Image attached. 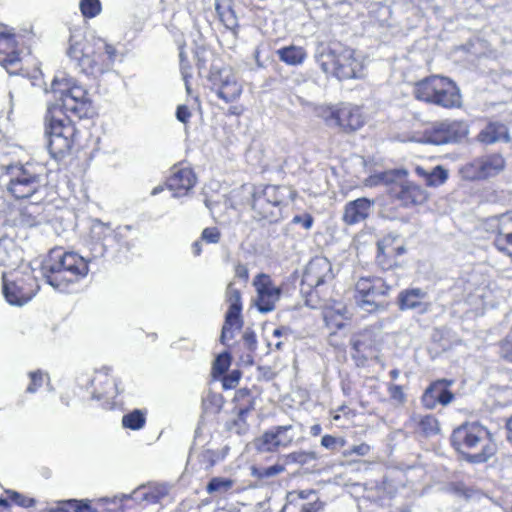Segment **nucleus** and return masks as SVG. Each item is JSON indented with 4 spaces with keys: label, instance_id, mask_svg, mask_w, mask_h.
Masks as SVG:
<instances>
[{
    "label": "nucleus",
    "instance_id": "f257e3e1",
    "mask_svg": "<svg viewBox=\"0 0 512 512\" xmlns=\"http://www.w3.org/2000/svg\"><path fill=\"white\" fill-rule=\"evenodd\" d=\"M89 260L62 248L52 249L42 262L41 272L46 282L55 290L69 292L89 271Z\"/></svg>",
    "mask_w": 512,
    "mask_h": 512
},
{
    "label": "nucleus",
    "instance_id": "f03ea898",
    "mask_svg": "<svg viewBox=\"0 0 512 512\" xmlns=\"http://www.w3.org/2000/svg\"><path fill=\"white\" fill-rule=\"evenodd\" d=\"M51 92L54 94L55 103L50 105H57L56 110L67 119H83L93 115V105L87 90L65 73L55 75Z\"/></svg>",
    "mask_w": 512,
    "mask_h": 512
},
{
    "label": "nucleus",
    "instance_id": "7ed1b4c3",
    "mask_svg": "<svg viewBox=\"0 0 512 512\" xmlns=\"http://www.w3.org/2000/svg\"><path fill=\"white\" fill-rule=\"evenodd\" d=\"M451 444L470 463H484L495 452L491 434L479 422H466L453 430Z\"/></svg>",
    "mask_w": 512,
    "mask_h": 512
},
{
    "label": "nucleus",
    "instance_id": "20e7f679",
    "mask_svg": "<svg viewBox=\"0 0 512 512\" xmlns=\"http://www.w3.org/2000/svg\"><path fill=\"white\" fill-rule=\"evenodd\" d=\"M249 194L253 217L270 223L282 218V208L293 198V191L289 187L279 185L252 187Z\"/></svg>",
    "mask_w": 512,
    "mask_h": 512
},
{
    "label": "nucleus",
    "instance_id": "39448f33",
    "mask_svg": "<svg viewBox=\"0 0 512 512\" xmlns=\"http://www.w3.org/2000/svg\"><path fill=\"white\" fill-rule=\"evenodd\" d=\"M318 63L325 73H331L339 80L363 76V63L355 56L354 50L333 44L318 57Z\"/></svg>",
    "mask_w": 512,
    "mask_h": 512
},
{
    "label": "nucleus",
    "instance_id": "423d86ee",
    "mask_svg": "<svg viewBox=\"0 0 512 512\" xmlns=\"http://www.w3.org/2000/svg\"><path fill=\"white\" fill-rule=\"evenodd\" d=\"M3 181L6 190L16 199L33 196L44 186V179L31 163H12L4 167Z\"/></svg>",
    "mask_w": 512,
    "mask_h": 512
},
{
    "label": "nucleus",
    "instance_id": "0eeeda50",
    "mask_svg": "<svg viewBox=\"0 0 512 512\" xmlns=\"http://www.w3.org/2000/svg\"><path fill=\"white\" fill-rule=\"evenodd\" d=\"M57 105H48L45 116L46 147L54 159H62L71 150L74 144L76 128L71 120L67 123L57 117Z\"/></svg>",
    "mask_w": 512,
    "mask_h": 512
},
{
    "label": "nucleus",
    "instance_id": "6e6552de",
    "mask_svg": "<svg viewBox=\"0 0 512 512\" xmlns=\"http://www.w3.org/2000/svg\"><path fill=\"white\" fill-rule=\"evenodd\" d=\"M391 286L377 276L360 277L355 284L354 301L363 313L376 314L385 311L387 303L384 298L389 294Z\"/></svg>",
    "mask_w": 512,
    "mask_h": 512
},
{
    "label": "nucleus",
    "instance_id": "1a4fd4ad",
    "mask_svg": "<svg viewBox=\"0 0 512 512\" xmlns=\"http://www.w3.org/2000/svg\"><path fill=\"white\" fill-rule=\"evenodd\" d=\"M131 230L132 227L129 225L118 227L116 230H113L109 224H105L100 220H95L90 231L92 239L91 252L93 257L97 258L104 256L107 249L115 244L123 246L128 250L131 249L133 244L126 239Z\"/></svg>",
    "mask_w": 512,
    "mask_h": 512
},
{
    "label": "nucleus",
    "instance_id": "9d476101",
    "mask_svg": "<svg viewBox=\"0 0 512 512\" xmlns=\"http://www.w3.org/2000/svg\"><path fill=\"white\" fill-rule=\"evenodd\" d=\"M67 55L76 62V66L86 75L96 76L108 70V65L100 62L101 54L95 53L88 47L83 39L71 35Z\"/></svg>",
    "mask_w": 512,
    "mask_h": 512
},
{
    "label": "nucleus",
    "instance_id": "9b49d317",
    "mask_svg": "<svg viewBox=\"0 0 512 512\" xmlns=\"http://www.w3.org/2000/svg\"><path fill=\"white\" fill-rule=\"evenodd\" d=\"M296 434L293 425L273 426L255 439L254 446L260 452H276L291 446Z\"/></svg>",
    "mask_w": 512,
    "mask_h": 512
},
{
    "label": "nucleus",
    "instance_id": "f8f14e48",
    "mask_svg": "<svg viewBox=\"0 0 512 512\" xmlns=\"http://www.w3.org/2000/svg\"><path fill=\"white\" fill-rule=\"evenodd\" d=\"M226 302L229 304L228 310L225 314V321L222 327L220 342L227 345V339L234 337L233 327L241 329L243 321L241 318L242 312V299L241 292L234 287L233 283H229L225 292Z\"/></svg>",
    "mask_w": 512,
    "mask_h": 512
},
{
    "label": "nucleus",
    "instance_id": "ddd939ff",
    "mask_svg": "<svg viewBox=\"0 0 512 512\" xmlns=\"http://www.w3.org/2000/svg\"><path fill=\"white\" fill-rule=\"evenodd\" d=\"M333 279L332 265L325 257H315L306 266L302 281L301 292L312 293L320 285Z\"/></svg>",
    "mask_w": 512,
    "mask_h": 512
},
{
    "label": "nucleus",
    "instance_id": "4468645a",
    "mask_svg": "<svg viewBox=\"0 0 512 512\" xmlns=\"http://www.w3.org/2000/svg\"><path fill=\"white\" fill-rule=\"evenodd\" d=\"M109 372L110 369L107 367L97 371L91 380V386L92 398L102 401L104 409L112 410L117 405L114 399L119 393V388L117 381L109 375Z\"/></svg>",
    "mask_w": 512,
    "mask_h": 512
},
{
    "label": "nucleus",
    "instance_id": "2eb2a0df",
    "mask_svg": "<svg viewBox=\"0 0 512 512\" xmlns=\"http://www.w3.org/2000/svg\"><path fill=\"white\" fill-rule=\"evenodd\" d=\"M253 285L257 292L255 305L259 312L268 313L275 309V304L281 297L282 290L274 285L269 275L260 273L254 280Z\"/></svg>",
    "mask_w": 512,
    "mask_h": 512
},
{
    "label": "nucleus",
    "instance_id": "dca6fc26",
    "mask_svg": "<svg viewBox=\"0 0 512 512\" xmlns=\"http://www.w3.org/2000/svg\"><path fill=\"white\" fill-rule=\"evenodd\" d=\"M504 167L503 157L499 154H491L474 159L466 164L463 172L467 178L479 180L497 175Z\"/></svg>",
    "mask_w": 512,
    "mask_h": 512
},
{
    "label": "nucleus",
    "instance_id": "f3484780",
    "mask_svg": "<svg viewBox=\"0 0 512 512\" xmlns=\"http://www.w3.org/2000/svg\"><path fill=\"white\" fill-rule=\"evenodd\" d=\"M468 127L460 121H443L437 123L431 130L428 140L435 145L459 142L466 137Z\"/></svg>",
    "mask_w": 512,
    "mask_h": 512
},
{
    "label": "nucleus",
    "instance_id": "a211bd4d",
    "mask_svg": "<svg viewBox=\"0 0 512 512\" xmlns=\"http://www.w3.org/2000/svg\"><path fill=\"white\" fill-rule=\"evenodd\" d=\"M389 194L405 207L423 204L428 198L427 191L411 181L393 183Z\"/></svg>",
    "mask_w": 512,
    "mask_h": 512
},
{
    "label": "nucleus",
    "instance_id": "6ab92c4d",
    "mask_svg": "<svg viewBox=\"0 0 512 512\" xmlns=\"http://www.w3.org/2000/svg\"><path fill=\"white\" fill-rule=\"evenodd\" d=\"M452 380L440 379L433 382L423 393L422 403L428 409H434L437 404L448 405L454 399L453 393L448 389Z\"/></svg>",
    "mask_w": 512,
    "mask_h": 512
},
{
    "label": "nucleus",
    "instance_id": "aec40b11",
    "mask_svg": "<svg viewBox=\"0 0 512 512\" xmlns=\"http://www.w3.org/2000/svg\"><path fill=\"white\" fill-rule=\"evenodd\" d=\"M427 299L428 293L421 288L405 289L398 295V306L400 310H417L423 314L428 312L431 306Z\"/></svg>",
    "mask_w": 512,
    "mask_h": 512
},
{
    "label": "nucleus",
    "instance_id": "412c9836",
    "mask_svg": "<svg viewBox=\"0 0 512 512\" xmlns=\"http://www.w3.org/2000/svg\"><path fill=\"white\" fill-rule=\"evenodd\" d=\"M374 204V200L365 197L349 201L344 207L343 222L347 225H355L365 221L369 217Z\"/></svg>",
    "mask_w": 512,
    "mask_h": 512
},
{
    "label": "nucleus",
    "instance_id": "4be33fe9",
    "mask_svg": "<svg viewBox=\"0 0 512 512\" xmlns=\"http://www.w3.org/2000/svg\"><path fill=\"white\" fill-rule=\"evenodd\" d=\"M364 116L358 106L343 103L338 107L336 127L345 132H353L360 129L364 124Z\"/></svg>",
    "mask_w": 512,
    "mask_h": 512
},
{
    "label": "nucleus",
    "instance_id": "5701e85b",
    "mask_svg": "<svg viewBox=\"0 0 512 512\" xmlns=\"http://www.w3.org/2000/svg\"><path fill=\"white\" fill-rule=\"evenodd\" d=\"M15 46V34L6 25L0 24V64L6 69L17 65L20 61L19 54L14 49Z\"/></svg>",
    "mask_w": 512,
    "mask_h": 512
},
{
    "label": "nucleus",
    "instance_id": "b1692460",
    "mask_svg": "<svg viewBox=\"0 0 512 512\" xmlns=\"http://www.w3.org/2000/svg\"><path fill=\"white\" fill-rule=\"evenodd\" d=\"M196 176L190 168H180L173 171L167 179V187L173 191V197H182L194 187Z\"/></svg>",
    "mask_w": 512,
    "mask_h": 512
},
{
    "label": "nucleus",
    "instance_id": "393cba45",
    "mask_svg": "<svg viewBox=\"0 0 512 512\" xmlns=\"http://www.w3.org/2000/svg\"><path fill=\"white\" fill-rule=\"evenodd\" d=\"M3 294L11 305L22 306L29 302L35 295L32 288H27L22 279L13 282H3Z\"/></svg>",
    "mask_w": 512,
    "mask_h": 512
},
{
    "label": "nucleus",
    "instance_id": "a878e982",
    "mask_svg": "<svg viewBox=\"0 0 512 512\" xmlns=\"http://www.w3.org/2000/svg\"><path fill=\"white\" fill-rule=\"evenodd\" d=\"M169 493V486L166 484H149L135 489L130 495L123 494L125 499L131 498L137 502L157 503Z\"/></svg>",
    "mask_w": 512,
    "mask_h": 512
},
{
    "label": "nucleus",
    "instance_id": "bb28decb",
    "mask_svg": "<svg viewBox=\"0 0 512 512\" xmlns=\"http://www.w3.org/2000/svg\"><path fill=\"white\" fill-rule=\"evenodd\" d=\"M434 105L444 108H455L461 106V94L456 84L447 77H444L435 97Z\"/></svg>",
    "mask_w": 512,
    "mask_h": 512
},
{
    "label": "nucleus",
    "instance_id": "cd10ccee",
    "mask_svg": "<svg viewBox=\"0 0 512 512\" xmlns=\"http://www.w3.org/2000/svg\"><path fill=\"white\" fill-rule=\"evenodd\" d=\"M443 78V76L433 75L418 81L413 91L415 98L426 103L434 104Z\"/></svg>",
    "mask_w": 512,
    "mask_h": 512
},
{
    "label": "nucleus",
    "instance_id": "c85d7f7f",
    "mask_svg": "<svg viewBox=\"0 0 512 512\" xmlns=\"http://www.w3.org/2000/svg\"><path fill=\"white\" fill-rule=\"evenodd\" d=\"M22 259L21 251L10 237L0 238V266H12Z\"/></svg>",
    "mask_w": 512,
    "mask_h": 512
},
{
    "label": "nucleus",
    "instance_id": "c756f323",
    "mask_svg": "<svg viewBox=\"0 0 512 512\" xmlns=\"http://www.w3.org/2000/svg\"><path fill=\"white\" fill-rule=\"evenodd\" d=\"M478 140L484 144H493L499 141L508 142L509 134L507 127L499 122H490L478 134Z\"/></svg>",
    "mask_w": 512,
    "mask_h": 512
},
{
    "label": "nucleus",
    "instance_id": "7c9ffc66",
    "mask_svg": "<svg viewBox=\"0 0 512 512\" xmlns=\"http://www.w3.org/2000/svg\"><path fill=\"white\" fill-rule=\"evenodd\" d=\"M352 349L365 359L372 357L376 351L375 341L370 331H364L351 339Z\"/></svg>",
    "mask_w": 512,
    "mask_h": 512
},
{
    "label": "nucleus",
    "instance_id": "2f4dec72",
    "mask_svg": "<svg viewBox=\"0 0 512 512\" xmlns=\"http://www.w3.org/2000/svg\"><path fill=\"white\" fill-rule=\"evenodd\" d=\"M508 221H512V216L510 214H500L496 215L495 217L491 218L489 220V224L491 226H495V232L498 234L495 238L493 245L495 248L505 254H510L507 250L508 243L505 240L504 235H502L503 231V225L507 223Z\"/></svg>",
    "mask_w": 512,
    "mask_h": 512
},
{
    "label": "nucleus",
    "instance_id": "473e14b6",
    "mask_svg": "<svg viewBox=\"0 0 512 512\" xmlns=\"http://www.w3.org/2000/svg\"><path fill=\"white\" fill-rule=\"evenodd\" d=\"M279 59L288 65H300L306 58V52L302 47L290 45L276 51Z\"/></svg>",
    "mask_w": 512,
    "mask_h": 512
},
{
    "label": "nucleus",
    "instance_id": "72a5a7b5",
    "mask_svg": "<svg viewBox=\"0 0 512 512\" xmlns=\"http://www.w3.org/2000/svg\"><path fill=\"white\" fill-rule=\"evenodd\" d=\"M215 10L227 27L236 24V15L232 8V0H215Z\"/></svg>",
    "mask_w": 512,
    "mask_h": 512
},
{
    "label": "nucleus",
    "instance_id": "f704fd0d",
    "mask_svg": "<svg viewBox=\"0 0 512 512\" xmlns=\"http://www.w3.org/2000/svg\"><path fill=\"white\" fill-rule=\"evenodd\" d=\"M283 460V465L288 464H298V465H305L310 463L311 461H315L318 459V455L314 451H294L292 453L286 454L281 456Z\"/></svg>",
    "mask_w": 512,
    "mask_h": 512
},
{
    "label": "nucleus",
    "instance_id": "c9c22d12",
    "mask_svg": "<svg viewBox=\"0 0 512 512\" xmlns=\"http://www.w3.org/2000/svg\"><path fill=\"white\" fill-rule=\"evenodd\" d=\"M285 470L283 464L276 463L271 466H253L251 468V475L259 480H268L273 478Z\"/></svg>",
    "mask_w": 512,
    "mask_h": 512
},
{
    "label": "nucleus",
    "instance_id": "e433bc0d",
    "mask_svg": "<svg viewBox=\"0 0 512 512\" xmlns=\"http://www.w3.org/2000/svg\"><path fill=\"white\" fill-rule=\"evenodd\" d=\"M145 423V413L139 409H135L122 417V425L127 429L140 430L144 427Z\"/></svg>",
    "mask_w": 512,
    "mask_h": 512
},
{
    "label": "nucleus",
    "instance_id": "4c0bfd02",
    "mask_svg": "<svg viewBox=\"0 0 512 512\" xmlns=\"http://www.w3.org/2000/svg\"><path fill=\"white\" fill-rule=\"evenodd\" d=\"M418 431L425 437H431L439 433L438 420L432 415L420 417L418 420Z\"/></svg>",
    "mask_w": 512,
    "mask_h": 512
},
{
    "label": "nucleus",
    "instance_id": "58836bf2",
    "mask_svg": "<svg viewBox=\"0 0 512 512\" xmlns=\"http://www.w3.org/2000/svg\"><path fill=\"white\" fill-rule=\"evenodd\" d=\"M253 409L254 405L252 401H250L249 405L240 407L237 418L232 422L230 429L234 430L239 435L246 433L248 430L246 417Z\"/></svg>",
    "mask_w": 512,
    "mask_h": 512
},
{
    "label": "nucleus",
    "instance_id": "ea45409f",
    "mask_svg": "<svg viewBox=\"0 0 512 512\" xmlns=\"http://www.w3.org/2000/svg\"><path fill=\"white\" fill-rule=\"evenodd\" d=\"M241 92V85L237 81H232L229 85H219L217 88V96L226 103L235 101Z\"/></svg>",
    "mask_w": 512,
    "mask_h": 512
},
{
    "label": "nucleus",
    "instance_id": "a19ab883",
    "mask_svg": "<svg viewBox=\"0 0 512 512\" xmlns=\"http://www.w3.org/2000/svg\"><path fill=\"white\" fill-rule=\"evenodd\" d=\"M233 480L222 477H214L207 484V492L209 494H224L233 487Z\"/></svg>",
    "mask_w": 512,
    "mask_h": 512
},
{
    "label": "nucleus",
    "instance_id": "79ce46f5",
    "mask_svg": "<svg viewBox=\"0 0 512 512\" xmlns=\"http://www.w3.org/2000/svg\"><path fill=\"white\" fill-rule=\"evenodd\" d=\"M448 179V171L438 165L434 167L427 176L426 185L430 187H438L446 182Z\"/></svg>",
    "mask_w": 512,
    "mask_h": 512
},
{
    "label": "nucleus",
    "instance_id": "37998d69",
    "mask_svg": "<svg viewBox=\"0 0 512 512\" xmlns=\"http://www.w3.org/2000/svg\"><path fill=\"white\" fill-rule=\"evenodd\" d=\"M79 7L85 18H94L101 12L100 0H81Z\"/></svg>",
    "mask_w": 512,
    "mask_h": 512
},
{
    "label": "nucleus",
    "instance_id": "c03bdc74",
    "mask_svg": "<svg viewBox=\"0 0 512 512\" xmlns=\"http://www.w3.org/2000/svg\"><path fill=\"white\" fill-rule=\"evenodd\" d=\"M315 113L317 116L323 118L328 126L336 127L338 107L318 106L315 109Z\"/></svg>",
    "mask_w": 512,
    "mask_h": 512
},
{
    "label": "nucleus",
    "instance_id": "a18cd8bd",
    "mask_svg": "<svg viewBox=\"0 0 512 512\" xmlns=\"http://www.w3.org/2000/svg\"><path fill=\"white\" fill-rule=\"evenodd\" d=\"M30 383L26 388L27 393H35L37 390L42 387L45 377H48L47 374L43 373L41 370L29 372Z\"/></svg>",
    "mask_w": 512,
    "mask_h": 512
},
{
    "label": "nucleus",
    "instance_id": "49530a36",
    "mask_svg": "<svg viewBox=\"0 0 512 512\" xmlns=\"http://www.w3.org/2000/svg\"><path fill=\"white\" fill-rule=\"evenodd\" d=\"M231 363V357L228 352H223L217 356L213 363V371L218 375L224 374Z\"/></svg>",
    "mask_w": 512,
    "mask_h": 512
},
{
    "label": "nucleus",
    "instance_id": "de8ad7c7",
    "mask_svg": "<svg viewBox=\"0 0 512 512\" xmlns=\"http://www.w3.org/2000/svg\"><path fill=\"white\" fill-rule=\"evenodd\" d=\"M346 444L345 439L332 435H324L321 439V445L331 451L339 450Z\"/></svg>",
    "mask_w": 512,
    "mask_h": 512
},
{
    "label": "nucleus",
    "instance_id": "09e8293b",
    "mask_svg": "<svg viewBox=\"0 0 512 512\" xmlns=\"http://www.w3.org/2000/svg\"><path fill=\"white\" fill-rule=\"evenodd\" d=\"M212 79L214 86L217 87H219V85H229L232 81H237L230 69L220 70L217 75H213Z\"/></svg>",
    "mask_w": 512,
    "mask_h": 512
},
{
    "label": "nucleus",
    "instance_id": "8fccbe9b",
    "mask_svg": "<svg viewBox=\"0 0 512 512\" xmlns=\"http://www.w3.org/2000/svg\"><path fill=\"white\" fill-rule=\"evenodd\" d=\"M6 493H7L8 497L12 501L17 503L19 506L28 508V507H33L36 504V500L34 498L26 497L17 491L7 490Z\"/></svg>",
    "mask_w": 512,
    "mask_h": 512
},
{
    "label": "nucleus",
    "instance_id": "3c124183",
    "mask_svg": "<svg viewBox=\"0 0 512 512\" xmlns=\"http://www.w3.org/2000/svg\"><path fill=\"white\" fill-rule=\"evenodd\" d=\"M180 70L185 81L191 77V66L186 58L184 47H179Z\"/></svg>",
    "mask_w": 512,
    "mask_h": 512
},
{
    "label": "nucleus",
    "instance_id": "603ef678",
    "mask_svg": "<svg viewBox=\"0 0 512 512\" xmlns=\"http://www.w3.org/2000/svg\"><path fill=\"white\" fill-rule=\"evenodd\" d=\"M241 378V372L239 370H232L223 379L224 389H233L237 386Z\"/></svg>",
    "mask_w": 512,
    "mask_h": 512
},
{
    "label": "nucleus",
    "instance_id": "864d4df0",
    "mask_svg": "<svg viewBox=\"0 0 512 512\" xmlns=\"http://www.w3.org/2000/svg\"><path fill=\"white\" fill-rule=\"evenodd\" d=\"M89 503H90V500H88V499H82V500L69 499V500L61 501L62 505H67V506L71 507L75 512H86L85 507H87Z\"/></svg>",
    "mask_w": 512,
    "mask_h": 512
},
{
    "label": "nucleus",
    "instance_id": "5fc2aeb1",
    "mask_svg": "<svg viewBox=\"0 0 512 512\" xmlns=\"http://www.w3.org/2000/svg\"><path fill=\"white\" fill-rule=\"evenodd\" d=\"M201 239L207 243H218L220 240V232L216 227L205 228L202 231Z\"/></svg>",
    "mask_w": 512,
    "mask_h": 512
},
{
    "label": "nucleus",
    "instance_id": "6e6d98bb",
    "mask_svg": "<svg viewBox=\"0 0 512 512\" xmlns=\"http://www.w3.org/2000/svg\"><path fill=\"white\" fill-rule=\"evenodd\" d=\"M292 223L299 224L304 229L309 230L314 223V218L312 217V215H310L308 213H304L301 215H295L292 219Z\"/></svg>",
    "mask_w": 512,
    "mask_h": 512
},
{
    "label": "nucleus",
    "instance_id": "4d7b16f0",
    "mask_svg": "<svg viewBox=\"0 0 512 512\" xmlns=\"http://www.w3.org/2000/svg\"><path fill=\"white\" fill-rule=\"evenodd\" d=\"M390 181V175L388 173H380L373 176H370L366 180V186H376L382 183L387 184Z\"/></svg>",
    "mask_w": 512,
    "mask_h": 512
},
{
    "label": "nucleus",
    "instance_id": "13d9d810",
    "mask_svg": "<svg viewBox=\"0 0 512 512\" xmlns=\"http://www.w3.org/2000/svg\"><path fill=\"white\" fill-rule=\"evenodd\" d=\"M370 451V446L366 443H361L359 445L352 446L349 450L344 452L345 456H350L352 454H356L359 456H366Z\"/></svg>",
    "mask_w": 512,
    "mask_h": 512
},
{
    "label": "nucleus",
    "instance_id": "bf43d9fd",
    "mask_svg": "<svg viewBox=\"0 0 512 512\" xmlns=\"http://www.w3.org/2000/svg\"><path fill=\"white\" fill-rule=\"evenodd\" d=\"M243 341L249 351H254L257 347L256 334L252 330H247L243 334Z\"/></svg>",
    "mask_w": 512,
    "mask_h": 512
},
{
    "label": "nucleus",
    "instance_id": "052dcab7",
    "mask_svg": "<svg viewBox=\"0 0 512 512\" xmlns=\"http://www.w3.org/2000/svg\"><path fill=\"white\" fill-rule=\"evenodd\" d=\"M191 117V112L186 105H179L176 109V118L181 123H188Z\"/></svg>",
    "mask_w": 512,
    "mask_h": 512
},
{
    "label": "nucleus",
    "instance_id": "680f3d73",
    "mask_svg": "<svg viewBox=\"0 0 512 512\" xmlns=\"http://www.w3.org/2000/svg\"><path fill=\"white\" fill-rule=\"evenodd\" d=\"M388 391L392 399L398 402H403L405 400V395L400 385L392 384L389 386Z\"/></svg>",
    "mask_w": 512,
    "mask_h": 512
},
{
    "label": "nucleus",
    "instance_id": "e2e57ef3",
    "mask_svg": "<svg viewBox=\"0 0 512 512\" xmlns=\"http://www.w3.org/2000/svg\"><path fill=\"white\" fill-rule=\"evenodd\" d=\"M235 276L246 282L249 279V271L246 265L237 264L235 267Z\"/></svg>",
    "mask_w": 512,
    "mask_h": 512
},
{
    "label": "nucleus",
    "instance_id": "0e129e2a",
    "mask_svg": "<svg viewBox=\"0 0 512 512\" xmlns=\"http://www.w3.org/2000/svg\"><path fill=\"white\" fill-rule=\"evenodd\" d=\"M103 47H104L105 54L108 56V59H109V63L107 64L109 67L113 63L114 58L116 56V49L114 46L107 44V43H103Z\"/></svg>",
    "mask_w": 512,
    "mask_h": 512
},
{
    "label": "nucleus",
    "instance_id": "69168bd1",
    "mask_svg": "<svg viewBox=\"0 0 512 512\" xmlns=\"http://www.w3.org/2000/svg\"><path fill=\"white\" fill-rule=\"evenodd\" d=\"M289 333H290L289 328H287V327H279V328H276L273 331V336H275V337H282V336H287Z\"/></svg>",
    "mask_w": 512,
    "mask_h": 512
},
{
    "label": "nucleus",
    "instance_id": "338daca9",
    "mask_svg": "<svg viewBox=\"0 0 512 512\" xmlns=\"http://www.w3.org/2000/svg\"><path fill=\"white\" fill-rule=\"evenodd\" d=\"M507 440L512 444V416L506 422Z\"/></svg>",
    "mask_w": 512,
    "mask_h": 512
},
{
    "label": "nucleus",
    "instance_id": "774afa93",
    "mask_svg": "<svg viewBox=\"0 0 512 512\" xmlns=\"http://www.w3.org/2000/svg\"><path fill=\"white\" fill-rule=\"evenodd\" d=\"M192 252L195 256H199L202 252V247L200 241H195L192 244Z\"/></svg>",
    "mask_w": 512,
    "mask_h": 512
}]
</instances>
